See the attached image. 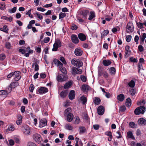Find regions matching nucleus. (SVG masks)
Returning <instances> with one entry per match:
<instances>
[{"instance_id":"50","label":"nucleus","mask_w":146,"mask_h":146,"mask_svg":"<svg viewBox=\"0 0 146 146\" xmlns=\"http://www.w3.org/2000/svg\"><path fill=\"white\" fill-rule=\"evenodd\" d=\"M6 92H7V94H8L12 90V88L10 87V86L9 87H7L5 90Z\"/></svg>"},{"instance_id":"35","label":"nucleus","mask_w":146,"mask_h":146,"mask_svg":"<svg viewBox=\"0 0 146 146\" xmlns=\"http://www.w3.org/2000/svg\"><path fill=\"white\" fill-rule=\"evenodd\" d=\"M78 60H79L77 59L74 58L72 60L71 63L73 65L76 66L78 63Z\"/></svg>"},{"instance_id":"45","label":"nucleus","mask_w":146,"mask_h":146,"mask_svg":"<svg viewBox=\"0 0 146 146\" xmlns=\"http://www.w3.org/2000/svg\"><path fill=\"white\" fill-rule=\"evenodd\" d=\"M80 133H83L86 131V129L84 127H79Z\"/></svg>"},{"instance_id":"27","label":"nucleus","mask_w":146,"mask_h":146,"mask_svg":"<svg viewBox=\"0 0 146 146\" xmlns=\"http://www.w3.org/2000/svg\"><path fill=\"white\" fill-rule=\"evenodd\" d=\"M0 30L7 33L8 32L9 29L7 26L5 25L3 27L0 28Z\"/></svg>"},{"instance_id":"54","label":"nucleus","mask_w":146,"mask_h":146,"mask_svg":"<svg viewBox=\"0 0 146 146\" xmlns=\"http://www.w3.org/2000/svg\"><path fill=\"white\" fill-rule=\"evenodd\" d=\"M66 16V14L65 13L61 12L59 14V19H60L62 18L65 17Z\"/></svg>"},{"instance_id":"64","label":"nucleus","mask_w":146,"mask_h":146,"mask_svg":"<svg viewBox=\"0 0 146 146\" xmlns=\"http://www.w3.org/2000/svg\"><path fill=\"white\" fill-rule=\"evenodd\" d=\"M129 92L131 94L132 96L134 95L135 93V91L133 89H131V90H130Z\"/></svg>"},{"instance_id":"12","label":"nucleus","mask_w":146,"mask_h":146,"mask_svg":"<svg viewBox=\"0 0 146 146\" xmlns=\"http://www.w3.org/2000/svg\"><path fill=\"white\" fill-rule=\"evenodd\" d=\"M72 70L74 73L78 74H81L82 72V71L81 69L75 67L72 68Z\"/></svg>"},{"instance_id":"60","label":"nucleus","mask_w":146,"mask_h":146,"mask_svg":"<svg viewBox=\"0 0 146 146\" xmlns=\"http://www.w3.org/2000/svg\"><path fill=\"white\" fill-rule=\"evenodd\" d=\"M126 110L125 106H122L120 107L119 110L122 112Z\"/></svg>"},{"instance_id":"58","label":"nucleus","mask_w":146,"mask_h":146,"mask_svg":"<svg viewBox=\"0 0 146 146\" xmlns=\"http://www.w3.org/2000/svg\"><path fill=\"white\" fill-rule=\"evenodd\" d=\"M131 54V51H125V56L126 57L129 56Z\"/></svg>"},{"instance_id":"41","label":"nucleus","mask_w":146,"mask_h":146,"mask_svg":"<svg viewBox=\"0 0 146 146\" xmlns=\"http://www.w3.org/2000/svg\"><path fill=\"white\" fill-rule=\"evenodd\" d=\"M129 126L130 127L135 128L136 127L137 125L133 122H131L129 123Z\"/></svg>"},{"instance_id":"19","label":"nucleus","mask_w":146,"mask_h":146,"mask_svg":"<svg viewBox=\"0 0 146 146\" xmlns=\"http://www.w3.org/2000/svg\"><path fill=\"white\" fill-rule=\"evenodd\" d=\"M78 36L79 38L82 41H84L86 39V37L84 34L80 33L78 35Z\"/></svg>"},{"instance_id":"8","label":"nucleus","mask_w":146,"mask_h":146,"mask_svg":"<svg viewBox=\"0 0 146 146\" xmlns=\"http://www.w3.org/2000/svg\"><path fill=\"white\" fill-rule=\"evenodd\" d=\"M83 53V51L80 47L76 48L74 51V54L77 56H81Z\"/></svg>"},{"instance_id":"51","label":"nucleus","mask_w":146,"mask_h":146,"mask_svg":"<svg viewBox=\"0 0 146 146\" xmlns=\"http://www.w3.org/2000/svg\"><path fill=\"white\" fill-rule=\"evenodd\" d=\"M6 56L5 54H0V60L3 61L5 59Z\"/></svg>"},{"instance_id":"61","label":"nucleus","mask_w":146,"mask_h":146,"mask_svg":"<svg viewBox=\"0 0 146 146\" xmlns=\"http://www.w3.org/2000/svg\"><path fill=\"white\" fill-rule=\"evenodd\" d=\"M27 146H36V145L33 142H29L27 144Z\"/></svg>"},{"instance_id":"24","label":"nucleus","mask_w":146,"mask_h":146,"mask_svg":"<svg viewBox=\"0 0 146 146\" xmlns=\"http://www.w3.org/2000/svg\"><path fill=\"white\" fill-rule=\"evenodd\" d=\"M111 61L109 60H104L102 61L103 64L105 66H107L110 65L111 64Z\"/></svg>"},{"instance_id":"14","label":"nucleus","mask_w":146,"mask_h":146,"mask_svg":"<svg viewBox=\"0 0 146 146\" xmlns=\"http://www.w3.org/2000/svg\"><path fill=\"white\" fill-rule=\"evenodd\" d=\"M75 96V92L74 90H71L68 95V97L69 99L70 100H72L74 98Z\"/></svg>"},{"instance_id":"28","label":"nucleus","mask_w":146,"mask_h":146,"mask_svg":"<svg viewBox=\"0 0 146 146\" xmlns=\"http://www.w3.org/2000/svg\"><path fill=\"white\" fill-rule=\"evenodd\" d=\"M127 137L129 138H131L133 139L134 140L135 138L133 135L132 132L131 131H129L127 133Z\"/></svg>"},{"instance_id":"40","label":"nucleus","mask_w":146,"mask_h":146,"mask_svg":"<svg viewBox=\"0 0 146 146\" xmlns=\"http://www.w3.org/2000/svg\"><path fill=\"white\" fill-rule=\"evenodd\" d=\"M80 100L82 102V104H84L87 102V99L84 96H82L80 98Z\"/></svg>"},{"instance_id":"2","label":"nucleus","mask_w":146,"mask_h":146,"mask_svg":"<svg viewBox=\"0 0 146 146\" xmlns=\"http://www.w3.org/2000/svg\"><path fill=\"white\" fill-rule=\"evenodd\" d=\"M62 46V42L58 38L55 40L54 43L53 45V48L52 50L53 51H57L59 47H60Z\"/></svg>"},{"instance_id":"1","label":"nucleus","mask_w":146,"mask_h":146,"mask_svg":"<svg viewBox=\"0 0 146 146\" xmlns=\"http://www.w3.org/2000/svg\"><path fill=\"white\" fill-rule=\"evenodd\" d=\"M21 130L25 135H30L32 134L31 130L30 127L27 125H23L21 127Z\"/></svg>"},{"instance_id":"59","label":"nucleus","mask_w":146,"mask_h":146,"mask_svg":"<svg viewBox=\"0 0 146 146\" xmlns=\"http://www.w3.org/2000/svg\"><path fill=\"white\" fill-rule=\"evenodd\" d=\"M80 78L81 80L83 82H85L86 81V78L84 75L81 76Z\"/></svg>"},{"instance_id":"25","label":"nucleus","mask_w":146,"mask_h":146,"mask_svg":"<svg viewBox=\"0 0 146 146\" xmlns=\"http://www.w3.org/2000/svg\"><path fill=\"white\" fill-rule=\"evenodd\" d=\"M60 71L64 74H66L67 73V71L66 68L63 66V65H60L59 67Z\"/></svg>"},{"instance_id":"55","label":"nucleus","mask_w":146,"mask_h":146,"mask_svg":"<svg viewBox=\"0 0 146 146\" xmlns=\"http://www.w3.org/2000/svg\"><path fill=\"white\" fill-rule=\"evenodd\" d=\"M88 86L87 85H83L82 87V90L84 91H85L86 89H88Z\"/></svg>"},{"instance_id":"15","label":"nucleus","mask_w":146,"mask_h":146,"mask_svg":"<svg viewBox=\"0 0 146 146\" xmlns=\"http://www.w3.org/2000/svg\"><path fill=\"white\" fill-rule=\"evenodd\" d=\"M71 39L72 42L74 43H78L79 42V40L76 35H72L71 36Z\"/></svg>"},{"instance_id":"56","label":"nucleus","mask_w":146,"mask_h":146,"mask_svg":"<svg viewBox=\"0 0 146 146\" xmlns=\"http://www.w3.org/2000/svg\"><path fill=\"white\" fill-rule=\"evenodd\" d=\"M138 50L140 52H142L144 50V48L141 45H139L138 46Z\"/></svg>"},{"instance_id":"18","label":"nucleus","mask_w":146,"mask_h":146,"mask_svg":"<svg viewBox=\"0 0 146 146\" xmlns=\"http://www.w3.org/2000/svg\"><path fill=\"white\" fill-rule=\"evenodd\" d=\"M74 118V115L73 114L71 113H68L67 115V119L68 121L71 122Z\"/></svg>"},{"instance_id":"34","label":"nucleus","mask_w":146,"mask_h":146,"mask_svg":"<svg viewBox=\"0 0 146 146\" xmlns=\"http://www.w3.org/2000/svg\"><path fill=\"white\" fill-rule=\"evenodd\" d=\"M135 85V82L133 80H131L128 83L129 86L131 88H133L134 87Z\"/></svg>"},{"instance_id":"63","label":"nucleus","mask_w":146,"mask_h":146,"mask_svg":"<svg viewBox=\"0 0 146 146\" xmlns=\"http://www.w3.org/2000/svg\"><path fill=\"white\" fill-rule=\"evenodd\" d=\"M131 36L130 35L127 36L126 38V41L128 42H129L131 40Z\"/></svg>"},{"instance_id":"10","label":"nucleus","mask_w":146,"mask_h":146,"mask_svg":"<svg viewBox=\"0 0 146 146\" xmlns=\"http://www.w3.org/2000/svg\"><path fill=\"white\" fill-rule=\"evenodd\" d=\"M98 114L100 115H102L104 112V108L102 106H100L98 108Z\"/></svg>"},{"instance_id":"43","label":"nucleus","mask_w":146,"mask_h":146,"mask_svg":"<svg viewBox=\"0 0 146 146\" xmlns=\"http://www.w3.org/2000/svg\"><path fill=\"white\" fill-rule=\"evenodd\" d=\"M25 47H24V48H21L19 50V51L21 52L22 54H23L25 53L26 52H27V49H26Z\"/></svg>"},{"instance_id":"47","label":"nucleus","mask_w":146,"mask_h":146,"mask_svg":"<svg viewBox=\"0 0 146 146\" xmlns=\"http://www.w3.org/2000/svg\"><path fill=\"white\" fill-rule=\"evenodd\" d=\"M16 9V7H14L12 9H9L8 12L10 13H13L15 12Z\"/></svg>"},{"instance_id":"36","label":"nucleus","mask_w":146,"mask_h":146,"mask_svg":"<svg viewBox=\"0 0 146 146\" xmlns=\"http://www.w3.org/2000/svg\"><path fill=\"white\" fill-rule=\"evenodd\" d=\"M101 102L100 99L97 97H96L94 100V102L95 104L98 105L100 104Z\"/></svg>"},{"instance_id":"38","label":"nucleus","mask_w":146,"mask_h":146,"mask_svg":"<svg viewBox=\"0 0 146 146\" xmlns=\"http://www.w3.org/2000/svg\"><path fill=\"white\" fill-rule=\"evenodd\" d=\"M15 130V127L12 124L9 125L7 129V131H13Z\"/></svg>"},{"instance_id":"3","label":"nucleus","mask_w":146,"mask_h":146,"mask_svg":"<svg viewBox=\"0 0 146 146\" xmlns=\"http://www.w3.org/2000/svg\"><path fill=\"white\" fill-rule=\"evenodd\" d=\"M145 111V108L144 106H140L137 108L134 111V113L136 115L140 114H143Z\"/></svg>"},{"instance_id":"16","label":"nucleus","mask_w":146,"mask_h":146,"mask_svg":"<svg viewBox=\"0 0 146 146\" xmlns=\"http://www.w3.org/2000/svg\"><path fill=\"white\" fill-rule=\"evenodd\" d=\"M17 120L16 121V124L17 125H20L21 124L22 122V116L20 114H18L17 115Z\"/></svg>"},{"instance_id":"17","label":"nucleus","mask_w":146,"mask_h":146,"mask_svg":"<svg viewBox=\"0 0 146 146\" xmlns=\"http://www.w3.org/2000/svg\"><path fill=\"white\" fill-rule=\"evenodd\" d=\"M140 38L141 41L140 43L141 44H143V43L144 41L145 38H146V34L145 33H142L141 35H140Z\"/></svg>"},{"instance_id":"22","label":"nucleus","mask_w":146,"mask_h":146,"mask_svg":"<svg viewBox=\"0 0 146 146\" xmlns=\"http://www.w3.org/2000/svg\"><path fill=\"white\" fill-rule=\"evenodd\" d=\"M95 17V14L94 12L91 11L90 12V14L88 18V20L90 21L92 20Z\"/></svg>"},{"instance_id":"44","label":"nucleus","mask_w":146,"mask_h":146,"mask_svg":"<svg viewBox=\"0 0 146 146\" xmlns=\"http://www.w3.org/2000/svg\"><path fill=\"white\" fill-rule=\"evenodd\" d=\"M109 33V31L108 30H105L101 34L102 36L104 37L106 36Z\"/></svg>"},{"instance_id":"48","label":"nucleus","mask_w":146,"mask_h":146,"mask_svg":"<svg viewBox=\"0 0 146 146\" xmlns=\"http://www.w3.org/2000/svg\"><path fill=\"white\" fill-rule=\"evenodd\" d=\"M136 24L137 25L139 28L141 29L143 28V23L140 22L137 23L136 22Z\"/></svg>"},{"instance_id":"9","label":"nucleus","mask_w":146,"mask_h":146,"mask_svg":"<svg viewBox=\"0 0 146 146\" xmlns=\"http://www.w3.org/2000/svg\"><path fill=\"white\" fill-rule=\"evenodd\" d=\"M89 11L87 10L82 11L80 13V15H82V18L84 19H87V16L89 13Z\"/></svg>"},{"instance_id":"20","label":"nucleus","mask_w":146,"mask_h":146,"mask_svg":"<svg viewBox=\"0 0 146 146\" xmlns=\"http://www.w3.org/2000/svg\"><path fill=\"white\" fill-rule=\"evenodd\" d=\"M105 134L109 136V137L108 138V141H111L113 138V136L111 132L110 131H106L105 133Z\"/></svg>"},{"instance_id":"42","label":"nucleus","mask_w":146,"mask_h":146,"mask_svg":"<svg viewBox=\"0 0 146 146\" xmlns=\"http://www.w3.org/2000/svg\"><path fill=\"white\" fill-rule=\"evenodd\" d=\"M74 119H75V121L74 122V123L75 124L76 123L77 124H78L80 121V120L78 116H76L74 117Z\"/></svg>"},{"instance_id":"7","label":"nucleus","mask_w":146,"mask_h":146,"mask_svg":"<svg viewBox=\"0 0 146 146\" xmlns=\"http://www.w3.org/2000/svg\"><path fill=\"white\" fill-rule=\"evenodd\" d=\"M13 74L15 81H18L21 78L20 76L21 72L20 71H15L14 72H13Z\"/></svg>"},{"instance_id":"13","label":"nucleus","mask_w":146,"mask_h":146,"mask_svg":"<svg viewBox=\"0 0 146 146\" xmlns=\"http://www.w3.org/2000/svg\"><path fill=\"white\" fill-rule=\"evenodd\" d=\"M47 88L44 87H41L38 90V92L40 94H44L48 92Z\"/></svg>"},{"instance_id":"11","label":"nucleus","mask_w":146,"mask_h":146,"mask_svg":"<svg viewBox=\"0 0 146 146\" xmlns=\"http://www.w3.org/2000/svg\"><path fill=\"white\" fill-rule=\"evenodd\" d=\"M47 125L46 120L45 119H41L40 121L39 126L40 127H42Z\"/></svg>"},{"instance_id":"29","label":"nucleus","mask_w":146,"mask_h":146,"mask_svg":"<svg viewBox=\"0 0 146 146\" xmlns=\"http://www.w3.org/2000/svg\"><path fill=\"white\" fill-rule=\"evenodd\" d=\"M1 19L9 21V22H11L12 21L13 18L11 16H10L9 17H8L6 16H3L1 17Z\"/></svg>"},{"instance_id":"32","label":"nucleus","mask_w":146,"mask_h":146,"mask_svg":"<svg viewBox=\"0 0 146 146\" xmlns=\"http://www.w3.org/2000/svg\"><path fill=\"white\" fill-rule=\"evenodd\" d=\"M67 94V91L64 90L61 92L60 94V96L61 97L64 98L66 96Z\"/></svg>"},{"instance_id":"30","label":"nucleus","mask_w":146,"mask_h":146,"mask_svg":"<svg viewBox=\"0 0 146 146\" xmlns=\"http://www.w3.org/2000/svg\"><path fill=\"white\" fill-rule=\"evenodd\" d=\"M54 63L56 65H57L58 67L60 65H63V64L60 62V61L56 59H55L53 60Z\"/></svg>"},{"instance_id":"21","label":"nucleus","mask_w":146,"mask_h":146,"mask_svg":"<svg viewBox=\"0 0 146 146\" xmlns=\"http://www.w3.org/2000/svg\"><path fill=\"white\" fill-rule=\"evenodd\" d=\"M138 123L141 125H145L146 124V120L143 118H141L138 121Z\"/></svg>"},{"instance_id":"6","label":"nucleus","mask_w":146,"mask_h":146,"mask_svg":"<svg viewBox=\"0 0 146 146\" xmlns=\"http://www.w3.org/2000/svg\"><path fill=\"white\" fill-rule=\"evenodd\" d=\"M57 80L59 82H63L66 80L67 77L66 76L62 74H58L56 77Z\"/></svg>"},{"instance_id":"39","label":"nucleus","mask_w":146,"mask_h":146,"mask_svg":"<svg viewBox=\"0 0 146 146\" xmlns=\"http://www.w3.org/2000/svg\"><path fill=\"white\" fill-rule=\"evenodd\" d=\"M116 70L115 68L111 67L109 70V72L111 74H114L115 73Z\"/></svg>"},{"instance_id":"5","label":"nucleus","mask_w":146,"mask_h":146,"mask_svg":"<svg viewBox=\"0 0 146 146\" xmlns=\"http://www.w3.org/2000/svg\"><path fill=\"white\" fill-rule=\"evenodd\" d=\"M33 139L37 143H39L41 142L42 138L40 135L38 133H35L33 135Z\"/></svg>"},{"instance_id":"49","label":"nucleus","mask_w":146,"mask_h":146,"mask_svg":"<svg viewBox=\"0 0 146 146\" xmlns=\"http://www.w3.org/2000/svg\"><path fill=\"white\" fill-rule=\"evenodd\" d=\"M35 88V87L33 84H31L29 87V90L31 92H33Z\"/></svg>"},{"instance_id":"23","label":"nucleus","mask_w":146,"mask_h":146,"mask_svg":"<svg viewBox=\"0 0 146 146\" xmlns=\"http://www.w3.org/2000/svg\"><path fill=\"white\" fill-rule=\"evenodd\" d=\"M72 83L71 81H69L66 82L64 85V88L65 89L69 88L72 85Z\"/></svg>"},{"instance_id":"37","label":"nucleus","mask_w":146,"mask_h":146,"mask_svg":"<svg viewBox=\"0 0 146 146\" xmlns=\"http://www.w3.org/2000/svg\"><path fill=\"white\" fill-rule=\"evenodd\" d=\"M18 85V83L16 82H15L11 83L9 86L12 88H14L17 87Z\"/></svg>"},{"instance_id":"52","label":"nucleus","mask_w":146,"mask_h":146,"mask_svg":"<svg viewBox=\"0 0 146 146\" xmlns=\"http://www.w3.org/2000/svg\"><path fill=\"white\" fill-rule=\"evenodd\" d=\"M116 133L117 134V135H116V138H120L122 137V136L121 135V133L120 131H118Z\"/></svg>"},{"instance_id":"57","label":"nucleus","mask_w":146,"mask_h":146,"mask_svg":"<svg viewBox=\"0 0 146 146\" xmlns=\"http://www.w3.org/2000/svg\"><path fill=\"white\" fill-rule=\"evenodd\" d=\"M83 65V63L82 62L80 61L79 60L78 62V63L76 66H77L78 68H80Z\"/></svg>"},{"instance_id":"26","label":"nucleus","mask_w":146,"mask_h":146,"mask_svg":"<svg viewBox=\"0 0 146 146\" xmlns=\"http://www.w3.org/2000/svg\"><path fill=\"white\" fill-rule=\"evenodd\" d=\"M125 97L124 95L122 94H121L117 96V99L119 101L122 102L124 99Z\"/></svg>"},{"instance_id":"4","label":"nucleus","mask_w":146,"mask_h":146,"mask_svg":"<svg viewBox=\"0 0 146 146\" xmlns=\"http://www.w3.org/2000/svg\"><path fill=\"white\" fill-rule=\"evenodd\" d=\"M134 30V27L132 22H129L126 26V32L127 33L132 32Z\"/></svg>"},{"instance_id":"53","label":"nucleus","mask_w":146,"mask_h":146,"mask_svg":"<svg viewBox=\"0 0 146 146\" xmlns=\"http://www.w3.org/2000/svg\"><path fill=\"white\" fill-rule=\"evenodd\" d=\"M59 59L64 64H66V62L64 57L61 56Z\"/></svg>"},{"instance_id":"31","label":"nucleus","mask_w":146,"mask_h":146,"mask_svg":"<svg viewBox=\"0 0 146 146\" xmlns=\"http://www.w3.org/2000/svg\"><path fill=\"white\" fill-rule=\"evenodd\" d=\"M131 99L128 98H127L126 100V105L128 107H130L131 105Z\"/></svg>"},{"instance_id":"46","label":"nucleus","mask_w":146,"mask_h":146,"mask_svg":"<svg viewBox=\"0 0 146 146\" xmlns=\"http://www.w3.org/2000/svg\"><path fill=\"white\" fill-rule=\"evenodd\" d=\"M0 95L7 96L8 94L5 90H2L0 91Z\"/></svg>"},{"instance_id":"33","label":"nucleus","mask_w":146,"mask_h":146,"mask_svg":"<svg viewBox=\"0 0 146 146\" xmlns=\"http://www.w3.org/2000/svg\"><path fill=\"white\" fill-rule=\"evenodd\" d=\"M65 127L66 129L68 130H72L73 128V127L70 124H66L65 126Z\"/></svg>"},{"instance_id":"62","label":"nucleus","mask_w":146,"mask_h":146,"mask_svg":"<svg viewBox=\"0 0 146 146\" xmlns=\"http://www.w3.org/2000/svg\"><path fill=\"white\" fill-rule=\"evenodd\" d=\"M36 14L38 17L41 20L43 19V16L41 15L38 12H36Z\"/></svg>"}]
</instances>
